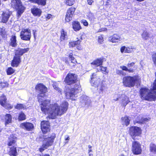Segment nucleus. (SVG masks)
<instances>
[{
    "label": "nucleus",
    "mask_w": 156,
    "mask_h": 156,
    "mask_svg": "<svg viewBox=\"0 0 156 156\" xmlns=\"http://www.w3.org/2000/svg\"><path fill=\"white\" fill-rule=\"evenodd\" d=\"M35 89L38 93L37 98L38 102L41 103L40 105L41 111L45 114L48 115L46 117L47 119H55L57 116H61L66 112L69 106L67 101H63L60 107L56 103L50 104L49 100H44L47 96L46 93L48 89L43 83H37L35 86Z\"/></svg>",
    "instance_id": "1"
},
{
    "label": "nucleus",
    "mask_w": 156,
    "mask_h": 156,
    "mask_svg": "<svg viewBox=\"0 0 156 156\" xmlns=\"http://www.w3.org/2000/svg\"><path fill=\"white\" fill-rule=\"evenodd\" d=\"M64 82L67 85L71 86L75 84L73 87H71L69 91H65V96L67 99L72 101L76 100L77 94L82 91L80 81L78 79L77 74L70 73H68L66 76Z\"/></svg>",
    "instance_id": "2"
},
{
    "label": "nucleus",
    "mask_w": 156,
    "mask_h": 156,
    "mask_svg": "<svg viewBox=\"0 0 156 156\" xmlns=\"http://www.w3.org/2000/svg\"><path fill=\"white\" fill-rule=\"evenodd\" d=\"M141 79L138 75L127 76L123 78L122 83L125 87L131 88L134 87L136 83H139Z\"/></svg>",
    "instance_id": "3"
},
{
    "label": "nucleus",
    "mask_w": 156,
    "mask_h": 156,
    "mask_svg": "<svg viewBox=\"0 0 156 156\" xmlns=\"http://www.w3.org/2000/svg\"><path fill=\"white\" fill-rule=\"evenodd\" d=\"M139 95L142 100L152 101L154 97L151 91L147 88L141 87L139 90Z\"/></svg>",
    "instance_id": "4"
},
{
    "label": "nucleus",
    "mask_w": 156,
    "mask_h": 156,
    "mask_svg": "<svg viewBox=\"0 0 156 156\" xmlns=\"http://www.w3.org/2000/svg\"><path fill=\"white\" fill-rule=\"evenodd\" d=\"M11 7L17 11V15L20 17L23 12L25 9L20 0H11Z\"/></svg>",
    "instance_id": "5"
},
{
    "label": "nucleus",
    "mask_w": 156,
    "mask_h": 156,
    "mask_svg": "<svg viewBox=\"0 0 156 156\" xmlns=\"http://www.w3.org/2000/svg\"><path fill=\"white\" fill-rule=\"evenodd\" d=\"M56 137V135L54 133H52L50 136H48L47 138H45L44 140H47V142L45 144H43L38 149L40 152L42 153L45 149L48 148L49 147L51 146L53 144L55 139Z\"/></svg>",
    "instance_id": "6"
},
{
    "label": "nucleus",
    "mask_w": 156,
    "mask_h": 156,
    "mask_svg": "<svg viewBox=\"0 0 156 156\" xmlns=\"http://www.w3.org/2000/svg\"><path fill=\"white\" fill-rule=\"evenodd\" d=\"M56 137V135L54 133H52L50 136H48L47 138H45L44 140H47V142L45 144H43L38 149L40 152L42 153L45 149L48 148L49 147L51 146L53 144L55 139Z\"/></svg>",
    "instance_id": "7"
},
{
    "label": "nucleus",
    "mask_w": 156,
    "mask_h": 156,
    "mask_svg": "<svg viewBox=\"0 0 156 156\" xmlns=\"http://www.w3.org/2000/svg\"><path fill=\"white\" fill-rule=\"evenodd\" d=\"M142 130L141 128L137 126H130L129 129V133L132 138L135 140V137L140 136Z\"/></svg>",
    "instance_id": "8"
},
{
    "label": "nucleus",
    "mask_w": 156,
    "mask_h": 156,
    "mask_svg": "<svg viewBox=\"0 0 156 156\" xmlns=\"http://www.w3.org/2000/svg\"><path fill=\"white\" fill-rule=\"evenodd\" d=\"M132 151L134 154H141L142 149L140 144L137 141H133L132 143Z\"/></svg>",
    "instance_id": "9"
},
{
    "label": "nucleus",
    "mask_w": 156,
    "mask_h": 156,
    "mask_svg": "<svg viewBox=\"0 0 156 156\" xmlns=\"http://www.w3.org/2000/svg\"><path fill=\"white\" fill-rule=\"evenodd\" d=\"M20 36L23 40L30 41L31 37L30 30L29 28L23 29L20 32Z\"/></svg>",
    "instance_id": "10"
},
{
    "label": "nucleus",
    "mask_w": 156,
    "mask_h": 156,
    "mask_svg": "<svg viewBox=\"0 0 156 156\" xmlns=\"http://www.w3.org/2000/svg\"><path fill=\"white\" fill-rule=\"evenodd\" d=\"M68 58L70 62H69L68 59L66 60L65 63L68 65L71 68H73L76 67L77 65L79 64L76 59L73 56V54L72 53H70L68 55Z\"/></svg>",
    "instance_id": "11"
},
{
    "label": "nucleus",
    "mask_w": 156,
    "mask_h": 156,
    "mask_svg": "<svg viewBox=\"0 0 156 156\" xmlns=\"http://www.w3.org/2000/svg\"><path fill=\"white\" fill-rule=\"evenodd\" d=\"M76 9V8L74 6H71L68 9L65 16L66 22H69L72 20Z\"/></svg>",
    "instance_id": "12"
},
{
    "label": "nucleus",
    "mask_w": 156,
    "mask_h": 156,
    "mask_svg": "<svg viewBox=\"0 0 156 156\" xmlns=\"http://www.w3.org/2000/svg\"><path fill=\"white\" fill-rule=\"evenodd\" d=\"M6 96L2 94L0 96V105L7 110H10L13 108L12 105L8 103Z\"/></svg>",
    "instance_id": "13"
},
{
    "label": "nucleus",
    "mask_w": 156,
    "mask_h": 156,
    "mask_svg": "<svg viewBox=\"0 0 156 156\" xmlns=\"http://www.w3.org/2000/svg\"><path fill=\"white\" fill-rule=\"evenodd\" d=\"M135 63V62H134L128 63L127 65V66H120V68L122 70H124L128 73H133L135 70L134 69Z\"/></svg>",
    "instance_id": "14"
},
{
    "label": "nucleus",
    "mask_w": 156,
    "mask_h": 156,
    "mask_svg": "<svg viewBox=\"0 0 156 156\" xmlns=\"http://www.w3.org/2000/svg\"><path fill=\"white\" fill-rule=\"evenodd\" d=\"M41 129L43 134H46L50 132L51 128L48 121L43 120L41 122Z\"/></svg>",
    "instance_id": "15"
},
{
    "label": "nucleus",
    "mask_w": 156,
    "mask_h": 156,
    "mask_svg": "<svg viewBox=\"0 0 156 156\" xmlns=\"http://www.w3.org/2000/svg\"><path fill=\"white\" fill-rule=\"evenodd\" d=\"M77 40L76 41H71L69 42V48H73L75 47H76V49L79 51L82 50L83 48L80 43L81 42V40H82V35L81 36L80 39H78L77 38Z\"/></svg>",
    "instance_id": "16"
},
{
    "label": "nucleus",
    "mask_w": 156,
    "mask_h": 156,
    "mask_svg": "<svg viewBox=\"0 0 156 156\" xmlns=\"http://www.w3.org/2000/svg\"><path fill=\"white\" fill-rule=\"evenodd\" d=\"M20 127L27 131H32L34 129V126L32 123L27 122L21 123Z\"/></svg>",
    "instance_id": "17"
},
{
    "label": "nucleus",
    "mask_w": 156,
    "mask_h": 156,
    "mask_svg": "<svg viewBox=\"0 0 156 156\" xmlns=\"http://www.w3.org/2000/svg\"><path fill=\"white\" fill-rule=\"evenodd\" d=\"M30 50L29 48H18L14 51V56L21 58V56Z\"/></svg>",
    "instance_id": "18"
},
{
    "label": "nucleus",
    "mask_w": 156,
    "mask_h": 156,
    "mask_svg": "<svg viewBox=\"0 0 156 156\" xmlns=\"http://www.w3.org/2000/svg\"><path fill=\"white\" fill-rule=\"evenodd\" d=\"M17 137L13 134H11L9 137L7 142V145L8 147L13 146H17Z\"/></svg>",
    "instance_id": "19"
},
{
    "label": "nucleus",
    "mask_w": 156,
    "mask_h": 156,
    "mask_svg": "<svg viewBox=\"0 0 156 156\" xmlns=\"http://www.w3.org/2000/svg\"><path fill=\"white\" fill-rule=\"evenodd\" d=\"M11 13L10 12L3 11L1 15V22L3 23H6L8 21L10 16Z\"/></svg>",
    "instance_id": "20"
},
{
    "label": "nucleus",
    "mask_w": 156,
    "mask_h": 156,
    "mask_svg": "<svg viewBox=\"0 0 156 156\" xmlns=\"http://www.w3.org/2000/svg\"><path fill=\"white\" fill-rule=\"evenodd\" d=\"M21 62V58L14 56L11 63V66L13 67H17L19 66Z\"/></svg>",
    "instance_id": "21"
},
{
    "label": "nucleus",
    "mask_w": 156,
    "mask_h": 156,
    "mask_svg": "<svg viewBox=\"0 0 156 156\" xmlns=\"http://www.w3.org/2000/svg\"><path fill=\"white\" fill-rule=\"evenodd\" d=\"M120 41L121 37L117 34H114L109 37V41L113 43H117Z\"/></svg>",
    "instance_id": "22"
},
{
    "label": "nucleus",
    "mask_w": 156,
    "mask_h": 156,
    "mask_svg": "<svg viewBox=\"0 0 156 156\" xmlns=\"http://www.w3.org/2000/svg\"><path fill=\"white\" fill-rule=\"evenodd\" d=\"M105 58L103 57L97 58L90 63L91 65H93L95 67L100 66L102 65Z\"/></svg>",
    "instance_id": "23"
},
{
    "label": "nucleus",
    "mask_w": 156,
    "mask_h": 156,
    "mask_svg": "<svg viewBox=\"0 0 156 156\" xmlns=\"http://www.w3.org/2000/svg\"><path fill=\"white\" fill-rule=\"evenodd\" d=\"M31 12L34 16L39 17L41 15V10L37 7H35L31 9Z\"/></svg>",
    "instance_id": "24"
},
{
    "label": "nucleus",
    "mask_w": 156,
    "mask_h": 156,
    "mask_svg": "<svg viewBox=\"0 0 156 156\" xmlns=\"http://www.w3.org/2000/svg\"><path fill=\"white\" fill-rule=\"evenodd\" d=\"M17 147V146L9 147V150L8 151V154L10 156H16L18 155Z\"/></svg>",
    "instance_id": "25"
},
{
    "label": "nucleus",
    "mask_w": 156,
    "mask_h": 156,
    "mask_svg": "<svg viewBox=\"0 0 156 156\" xmlns=\"http://www.w3.org/2000/svg\"><path fill=\"white\" fill-rule=\"evenodd\" d=\"M4 124L5 126L10 123H11L12 122V115L10 114H6L4 116Z\"/></svg>",
    "instance_id": "26"
},
{
    "label": "nucleus",
    "mask_w": 156,
    "mask_h": 156,
    "mask_svg": "<svg viewBox=\"0 0 156 156\" xmlns=\"http://www.w3.org/2000/svg\"><path fill=\"white\" fill-rule=\"evenodd\" d=\"M72 28L74 31H77L82 29L80 24L78 21H73L72 23Z\"/></svg>",
    "instance_id": "27"
},
{
    "label": "nucleus",
    "mask_w": 156,
    "mask_h": 156,
    "mask_svg": "<svg viewBox=\"0 0 156 156\" xmlns=\"http://www.w3.org/2000/svg\"><path fill=\"white\" fill-rule=\"evenodd\" d=\"M47 0H28L29 2L38 5L44 6L46 5Z\"/></svg>",
    "instance_id": "28"
},
{
    "label": "nucleus",
    "mask_w": 156,
    "mask_h": 156,
    "mask_svg": "<svg viewBox=\"0 0 156 156\" xmlns=\"http://www.w3.org/2000/svg\"><path fill=\"white\" fill-rule=\"evenodd\" d=\"M134 48L129 47H126L125 46H122L120 48V51L122 53H130L132 52Z\"/></svg>",
    "instance_id": "29"
},
{
    "label": "nucleus",
    "mask_w": 156,
    "mask_h": 156,
    "mask_svg": "<svg viewBox=\"0 0 156 156\" xmlns=\"http://www.w3.org/2000/svg\"><path fill=\"white\" fill-rule=\"evenodd\" d=\"M60 40L62 41L65 40L68 37L67 32L65 31L63 29H62L60 30Z\"/></svg>",
    "instance_id": "30"
},
{
    "label": "nucleus",
    "mask_w": 156,
    "mask_h": 156,
    "mask_svg": "<svg viewBox=\"0 0 156 156\" xmlns=\"http://www.w3.org/2000/svg\"><path fill=\"white\" fill-rule=\"evenodd\" d=\"M16 34L12 35L10 39V45L12 47H16L17 46V44L16 43Z\"/></svg>",
    "instance_id": "31"
},
{
    "label": "nucleus",
    "mask_w": 156,
    "mask_h": 156,
    "mask_svg": "<svg viewBox=\"0 0 156 156\" xmlns=\"http://www.w3.org/2000/svg\"><path fill=\"white\" fill-rule=\"evenodd\" d=\"M17 119L19 121H24L26 119V115L23 112L21 111L18 114Z\"/></svg>",
    "instance_id": "32"
},
{
    "label": "nucleus",
    "mask_w": 156,
    "mask_h": 156,
    "mask_svg": "<svg viewBox=\"0 0 156 156\" xmlns=\"http://www.w3.org/2000/svg\"><path fill=\"white\" fill-rule=\"evenodd\" d=\"M121 120L122 122L126 126H127L129 125L130 119L126 115L124 117H122L121 118Z\"/></svg>",
    "instance_id": "33"
},
{
    "label": "nucleus",
    "mask_w": 156,
    "mask_h": 156,
    "mask_svg": "<svg viewBox=\"0 0 156 156\" xmlns=\"http://www.w3.org/2000/svg\"><path fill=\"white\" fill-rule=\"evenodd\" d=\"M142 37L144 40H147L150 37V34L146 30H144L141 34Z\"/></svg>",
    "instance_id": "34"
},
{
    "label": "nucleus",
    "mask_w": 156,
    "mask_h": 156,
    "mask_svg": "<svg viewBox=\"0 0 156 156\" xmlns=\"http://www.w3.org/2000/svg\"><path fill=\"white\" fill-rule=\"evenodd\" d=\"M64 4L67 6H73L75 2V0H64Z\"/></svg>",
    "instance_id": "35"
},
{
    "label": "nucleus",
    "mask_w": 156,
    "mask_h": 156,
    "mask_svg": "<svg viewBox=\"0 0 156 156\" xmlns=\"http://www.w3.org/2000/svg\"><path fill=\"white\" fill-rule=\"evenodd\" d=\"M0 35L3 38L6 39L7 38V34L6 31L4 28H1L0 29Z\"/></svg>",
    "instance_id": "36"
},
{
    "label": "nucleus",
    "mask_w": 156,
    "mask_h": 156,
    "mask_svg": "<svg viewBox=\"0 0 156 156\" xmlns=\"http://www.w3.org/2000/svg\"><path fill=\"white\" fill-rule=\"evenodd\" d=\"M149 150L151 152L156 153V145L154 143H151L150 145Z\"/></svg>",
    "instance_id": "37"
},
{
    "label": "nucleus",
    "mask_w": 156,
    "mask_h": 156,
    "mask_svg": "<svg viewBox=\"0 0 156 156\" xmlns=\"http://www.w3.org/2000/svg\"><path fill=\"white\" fill-rule=\"evenodd\" d=\"M15 70L11 67H8L6 69V73L8 75H11L15 72Z\"/></svg>",
    "instance_id": "38"
},
{
    "label": "nucleus",
    "mask_w": 156,
    "mask_h": 156,
    "mask_svg": "<svg viewBox=\"0 0 156 156\" xmlns=\"http://www.w3.org/2000/svg\"><path fill=\"white\" fill-rule=\"evenodd\" d=\"M100 70L102 73H103L105 75H107L109 73V71L107 70V67H105L102 65H101L100 66Z\"/></svg>",
    "instance_id": "39"
},
{
    "label": "nucleus",
    "mask_w": 156,
    "mask_h": 156,
    "mask_svg": "<svg viewBox=\"0 0 156 156\" xmlns=\"http://www.w3.org/2000/svg\"><path fill=\"white\" fill-rule=\"evenodd\" d=\"M148 121V119L147 118L142 117L139 120L136 121V122L139 124H144Z\"/></svg>",
    "instance_id": "40"
},
{
    "label": "nucleus",
    "mask_w": 156,
    "mask_h": 156,
    "mask_svg": "<svg viewBox=\"0 0 156 156\" xmlns=\"http://www.w3.org/2000/svg\"><path fill=\"white\" fill-rule=\"evenodd\" d=\"M14 108L18 110H21L24 108V105L22 104H17L15 106Z\"/></svg>",
    "instance_id": "41"
},
{
    "label": "nucleus",
    "mask_w": 156,
    "mask_h": 156,
    "mask_svg": "<svg viewBox=\"0 0 156 156\" xmlns=\"http://www.w3.org/2000/svg\"><path fill=\"white\" fill-rule=\"evenodd\" d=\"M123 71L122 69V70L118 69L116 70V73L117 74L120 76H125L126 74Z\"/></svg>",
    "instance_id": "42"
},
{
    "label": "nucleus",
    "mask_w": 156,
    "mask_h": 156,
    "mask_svg": "<svg viewBox=\"0 0 156 156\" xmlns=\"http://www.w3.org/2000/svg\"><path fill=\"white\" fill-rule=\"evenodd\" d=\"M8 83L6 82L0 83V88L2 89L8 87Z\"/></svg>",
    "instance_id": "43"
},
{
    "label": "nucleus",
    "mask_w": 156,
    "mask_h": 156,
    "mask_svg": "<svg viewBox=\"0 0 156 156\" xmlns=\"http://www.w3.org/2000/svg\"><path fill=\"white\" fill-rule=\"evenodd\" d=\"M87 17L90 20H92L94 18V15L92 13L89 12L88 13Z\"/></svg>",
    "instance_id": "44"
},
{
    "label": "nucleus",
    "mask_w": 156,
    "mask_h": 156,
    "mask_svg": "<svg viewBox=\"0 0 156 156\" xmlns=\"http://www.w3.org/2000/svg\"><path fill=\"white\" fill-rule=\"evenodd\" d=\"M156 79L154 80L153 84V86L152 90H153L154 92L156 93V72L155 73Z\"/></svg>",
    "instance_id": "45"
},
{
    "label": "nucleus",
    "mask_w": 156,
    "mask_h": 156,
    "mask_svg": "<svg viewBox=\"0 0 156 156\" xmlns=\"http://www.w3.org/2000/svg\"><path fill=\"white\" fill-rule=\"evenodd\" d=\"M152 58L154 64L156 66V52H154L152 55Z\"/></svg>",
    "instance_id": "46"
},
{
    "label": "nucleus",
    "mask_w": 156,
    "mask_h": 156,
    "mask_svg": "<svg viewBox=\"0 0 156 156\" xmlns=\"http://www.w3.org/2000/svg\"><path fill=\"white\" fill-rule=\"evenodd\" d=\"M98 42L100 44L103 43L104 39L102 35H100L98 37Z\"/></svg>",
    "instance_id": "47"
},
{
    "label": "nucleus",
    "mask_w": 156,
    "mask_h": 156,
    "mask_svg": "<svg viewBox=\"0 0 156 156\" xmlns=\"http://www.w3.org/2000/svg\"><path fill=\"white\" fill-rule=\"evenodd\" d=\"M54 89L57 91L58 92L61 94H62V90L59 87H58L56 85H54L53 86Z\"/></svg>",
    "instance_id": "48"
},
{
    "label": "nucleus",
    "mask_w": 156,
    "mask_h": 156,
    "mask_svg": "<svg viewBox=\"0 0 156 156\" xmlns=\"http://www.w3.org/2000/svg\"><path fill=\"white\" fill-rule=\"evenodd\" d=\"M107 30V29L106 28L103 27L101 28H100L98 30V32H101L103 31H106Z\"/></svg>",
    "instance_id": "49"
},
{
    "label": "nucleus",
    "mask_w": 156,
    "mask_h": 156,
    "mask_svg": "<svg viewBox=\"0 0 156 156\" xmlns=\"http://www.w3.org/2000/svg\"><path fill=\"white\" fill-rule=\"evenodd\" d=\"M81 23H83V25L85 26H87L88 25V22L85 20H83L81 21Z\"/></svg>",
    "instance_id": "50"
},
{
    "label": "nucleus",
    "mask_w": 156,
    "mask_h": 156,
    "mask_svg": "<svg viewBox=\"0 0 156 156\" xmlns=\"http://www.w3.org/2000/svg\"><path fill=\"white\" fill-rule=\"evenodd\" d=\"M125 101V100L124 99H123L122 100V103L123 104V105L125 106L129 102V101L128 100H127L126 101V102L125 103H124Z\"/></svg>",
    "instance_id": "51"
},
{
    "label": "nucleus",
    "mask_w": 156,
    "mask_h": 156,
    "mask_svg": "<svg viewBox=\"0 0 156 156\" xmlns=\"http://www.w3.org/2000/svg\"><path fill=\"white\" fill-rule=\"evenodd\" d=\"M105 86L103 84L101 85L100 89L101 92H100L99 93L102 92H103L104 90L105 89Z\"/></svg>",
    "instance_id": "52"
},
{
    "label": "nucleus",
    "mask_w": 156,
    "mask_h": 156,
    "mask_svg": "<svg viewBox=\"0 0 156 156\" xmlns=\"http://www.w3.org/2000/svg\"><path fill=\"white\" fill-rule=\"evenodd\" d=\"M52 15L50 14H47V16L46 17V18L47 20H49L50 18H52Z\"/></svg>",
    "instance_id": "53"
},
{
    "label": "nucleus",
    "mask_w": 156,
    "mask_h": 156,
    "mask_svg": "<svg viewBox=\"0 0 156 156\" xmlns=\"http://www.w3.org/2000/svg\"><path fill=\"white\" fill-rule=\"evenodd\" d=\"M96 74L95 73H92L90 78L91 80H92L93 79L96 78Z\"/></svg>",
    "instance_id": "54"
},
{
    "label": "nucleus",
    "mask_w": 156,
    "mask_h": 156,
    "mask_svg": "<svg viewBox=\"0 0 156 156\" xmlns=\"http://www.w3.org/2000/svg\"><path fill=\"white\" fill-rule=\"evenodd\" d=\"M111 4V0H107L106 2L105 5L107 6H109Z\"/></svg>",
    "instance_id": "55"
},
{
    "label": "nucleus",
    "mask_w": 156,
    "mask_h": 156,
    "mask_svg": "<svg viewBox=\"0 0 156 156\" xmlns=\"http://www.w3.org/2000/svg\"><path fill=\"white\" fill-rule=\"evenodd\" d=\"M88 147L89 148V150L88 151V153H90L91 152H92V151L91 149L92 147L90 145H88Z\"/></svg>",
    "instance_id": "56"
},
{
    "label": "nucleus",
    "mask_w": 156,
    "mask_h": 156,
    "mask_svg": "<svg viewBox=\"0 0 156 156\" xmlns=\"http://www.w3.org/2000/svg\"><path fill=\"white\" fill-rule=\"evenodd\" d=\"M87 2L88 4L91 5L94 2V0H87Z\"/></svg>",
    "instance_id": "57"
},
{
    "label": "nucleus",
    "mask_w": 156,
    "mask_h": 156,
    "mask_svg": "<svg viewBox=\"0 0 156 156\" xmlns=\"http://www.w3.org/2000/svg\"><path fill=\"white\" fill-rule=\"evenodd\" d=\"M40 156H50L49 154H42V155L40 154Z\"/></svg>",
    "instance_id": "58"
},
{
    "label": "nucleus",
    "mask_w": 156,
    "mask_h": 156,
    "mask_svg": "<svg viewBox=\"0 0 156 156\" xmlns=\"http://www.w3.org/2000/svg\"><path fill=\"white\" fill-rule=\"evenodd\" d=\"M70 138L69 136H67L66 137L65 139V140H69Z\"/></svg>",
    "instance_id": "59"
},
{
    "label": "nucleus",
    "mask_w": 156,
    "mask_h": 156,
    "mask_svg": "<svg viewBox=\"0 0 156 156\" xmlns=\"http://www.w3.org/2000/svg\"><path fill=\"white\" fill-rule=\"evenodd\" d=\"M88 154H89V156H94L93 154H92V153H88Z\"/></svg>",
    "instance_id": "60"
},
{
    "label": "nucleus",
    "mask_w": 156,
    "mask_h": 156,
    "mask_svg": "<svg viewBox=\"0 0 156 156\" xmlns=\"http://www.w3.org/2000/svg\"><path fill=\"white\" fill-rule=\"evenodd\" d=\"M118 99H119V98H117L115 99H114V101H118Z\"/></svg>",
    "instance_id": "61"
},
{
    "label": "nucleus",
    "mask_w": 156,
    "mask_h": 156,
    "mask_svg": "<svg viewBox=\"0 0 156 156\" xmlns=\"http://www.w3.org/2000/svg\"><path fill=\"white\" fill-rule=\"evenodd\" d=\"M119 156H125V155L123 154H122L120 155Z\"/></svg>",
    "instance_id": "62"
},
{
    "label": "nucleus",
    "mask_w": 156,
    "mask_h": 156,
    "mask_svg": "<svg viewBox=\"0 0 156 156\" xmlns=\"http://www.w3.org/2000/svg\"><path fill=\"white\" fill-rule=\"evenodd\" d=\"M33 35H34V37L35 38V32L33 33Z\"/></svg>",
    "instance_id": "63"
},
{
    "label": "nucleus",
    "mask_w": 156,
    "mask_h": 156,
    "mask_svg": "<svg viewBox=\"0 0 156 156\" xmlns=\"http://www.w3.org/2000/svg\"><path fill=\"white\" fill-rule=\"evenodd\" d=\"M2 4L1 1V0H0V6Z\"/></svg>",
    "instance_id": "64"
}]
</instances>
